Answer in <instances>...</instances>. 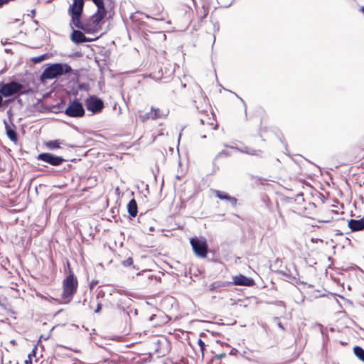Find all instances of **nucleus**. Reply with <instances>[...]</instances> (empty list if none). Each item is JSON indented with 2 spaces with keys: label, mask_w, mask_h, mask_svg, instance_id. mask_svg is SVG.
<instances>
[{
  "label": "nucleus",
  "mask_w": 364,
  "mask_h": 364,
  "mask_svg": "<svg viewBox=\"0 0 364 364\" xmlns=\"http://www.w3.org/2000/svg\"><path fill=\"white\" fill-rule=\"evenodd\" d=\"M83 6L84 0H73V4L70 5L68 14L71 17V24L87 33L99 32L106 11H97L87 22L84 23L80 20Z\"/></svg>",
  "instance_id": "nucleus-1"
},
{
  "label": "nucleus",
  "mask_w": 364,
  "mask_h": 364,
  "mask_svg": "<svg viewBox=\"0 0 364 364\" xmlns=\"http://www.w3.org/2000/svg\"><path fill=\"white\" fill-rule=\"evenodd\" d=\"M72 71L70 65L65 63H54L47 67L41 75V79H53Z\"/></svg>",
  "instance_id": "nucleus-2"
},
{
  "label": "nucleus",
  "mask_w": 364,
  "mask_h": 364,
  "mask_svg": "<svg viewBox=\"0 0 364 364\" xmlns=\"http://www.w3.org/2000/svg\"><path fill=\"white\" fill-rule=\"evenodd\" d=\"M63 287L62 299L63 301L62 303L68 304L77 291V280L73 274H70L63 281Z\"/></svg>",
  "instance_id": "nucleus-3"
},
{
  "label": "nucleus",
  "mask_w": 364,
  "mask_h": 364,
  "mask_svg": "<svg viewBox=\"0 0 364 364\" xmlns=\"http://www.w3.org/2000/svg\"><path fill=\"white\" fill-rule=\"evenodd\" d=\"M190 243L195 255L201 258H205L208 253V245L206 239L203 237H195L190 240Z\"/></svg>",
  "instance_id": "nucleus-4"
},
{
  "label": "nucleus",
  "mask_w": 364,
  "mask_h": 364,
  "mask_svg": "<svg viewBox=\"0 0 364 364\" xmlns=\"http://www.w3.org/2000/svg\"><path fill=\"white\" fill-rule=\"evenodd\" d=\"M23 85L16 82L0 84V94L5 97H10L21 91Z\"/></svg>",
  "instance_id": "nucleus-5"
},
{
  "label": "nucleus",
  "mask_w": 364,
  "mask_h": 364,
  "mask_svg": "<svg viewBox=\"0 0 364 364\" xmlns=\"http://www.w3.org/2000/svg\"><path fill=\"white\" fill-rule=\"evenodd\" d=\"M64 113L70 117H81L85 114V109L80 102L74 101L65 109Z\"/></svg>",
  "instance_id": "nucleus-6"
},
{
  "label": "nucleus",
  "mask_w": 364,
  "mask_h": 364,
  "mask_svg": "<svg viewBox=\"0 0 364 364\" xmlns=\"http://www.w3.org/2000/svg\"><path fill=\"white\" fill-rule=\"evenodd\" d=\"M85 106L87 110L97 113L102 110L104 104L101 100L95 97H90L85 100Z\"/></svg>",
  "instance_id": "nucleus-7"
},
{
  "label": "nucleus",
  "mask_w": 364,
  "mask_h": 364,
  "mask_svg": "<svg viewBox=\"0 0 364 364\" xmlns=\"http://www.w3.org/2000/svg\"><path fill=\"white\" fill-rule=\"evenodd\" d=\"M37 159L55 166L60 165L64 161L62 157L55 156L50 153L40 154L37 156Z\"/></svg>",
  "instance_id": "nucleus-8"
},
{
  "label": "nucleus",
  "mask_w": 364,
  "mask_h": 364,
  "mask_svg": "<svg viewBox=\"0 0 364 364\" xmlns=\"http://www.w3.org/2000/svg\"><path fill=\"white\" fill-rule=\"evenodd\" d=\"M167 115V113L161 112L158 108H151L150 112L141 117L143 122L151 119H156L159 118H164Z\"/></svg>",
  "instance_id": "nucleus-9"
},
{
  "label": "nucleus",
  "mask_w": 364,
  "mask_h": 364,
  "mask_svg": "<svg viewBox=\"0 0 364 364\" xmlns=\"http://www.w3.org/2000/svg\"><path fill=\"white\" fill-rule=\"evenodd\" d=\"M232 279L235 285L250 287L254 284V280L242 274L233 277Z\"/></svg>",
  "instance_id": "nucleus-10"
},
{
  "label": "nucleus",
  "mask_w": 364,
  "mask_h": 364,
  "mask_svg": "<svg viewBox=\"0 0 364 364\" xmlns=\"http://www.w3.org/2000/svg\"><path fill=\"white\" fill-rule=\"evenodd\" d=\"M71 40L75 43H82L85 42H90L92 39L85 37L82 32L80 31L74 30L71 34Z\"/></svg>",
  "instance_id": "nucleus-11"
},
{
  "label": "nucleus",
  "mask_w": 364,
  "mask_h": 364,
  "mask_svg": "<svg viewBox=\"0 0 364 364\" xmlns=\"http://www.w3.org/2000/svg\"><path fill=\"white\" fill-rule=\"evenodd\" d=\"M348 226L353 231H358L364 229V218L360 220H350Z\"/></svg>",
  "instance_id": "nucleus-12"
},
{
  "label": "nucleus",
  "mask_w": 364,
  "mask_h": 364,
  "mask_svg": "<svg viewBox=\"0 0 364 364\" xmlns=\"http://www.w3.org/2000/svg\"><path fill=\"white\" fill-rule=\"evenodd\" d=\"M214 193L216 197L221 200H227L230 201L232 205H235L237 203V200L235 198L230 197L226 193L220 191H215Z\"/></svg>",
  "instance_id": "nucleus-13"
},
{
  "label": "nucleus",
  "mask_w": 364,
  "mask_h": 364,
  "mask_svg": "<svg viewBox=\"0 0 364 364\" xmlns=\"http://www.w3.org/2000/svg\"><path fill=\"white\" fill-rule=\"evenodd\" d=\"M128 213L129 215L134 218L136 216L138 208H137V204L134 199H132L129 201L127 205Z\"/></svg>",
  "instance_id": "nucleus-14"
},
{
  "label": "nucleus",
  "mask_w": 364,
  "mask_h": 364,
  "mask_svg": "<svg viewBox=\"0 0 364 364\" xmlns=\"http://www.w3.org/2000/svg\"><path fill=\"white\" fill-rule=\"evenodd\" d=\"M5 128L6 130L7 136L12 141L16 142L17 141V136L15 130L9 127V124L4 121Z\"/></svg>",
  "instance_id": "nucleus-15"
},
{
  "label": "nucleus",
  "mask_w": 364,
  "mask_h": 364,
  "mask_svg": "<svg viewBox=\"0 0 364 364\" xmlns=\"http://www.w3.org/2000/svg\"><path fill=\"white\" fill-rule=\"evenodd\" d=\"M63 144V142L60 140L57 139V140L49 141L46 143V145L48 149L54 150V149L60 148V144Z\"/></svg>",
  "instance_id": "nucleus-16"
},
{
  "label": "nucleus",
  "mask_w": 364,
  "mask_h": 364,
  "mask_svg": "<svg viewBox=\"0 0 364 364\" xmlns=\"http://www.w3.org/2000/svg\"><path fill=\"white\" fill-rule=\"evenodd\" d=\"M353 351L355 355L364 363V350L360 346H355Z\"/></svg>",
  "instance_id": "nucleus-17"
},
{
  "label": "nucleus",
  "mask_w": 364,
  "mask_h": 364,
  "mask_svg": "<svg viewBox=\"0 0 364 364\" xmlns=\"http://www.w3.org/2000/svg\"><path fill=\"white\" fill-rule=\"evenodd\" d=\"M97 7V11H105L103 0H92Z\"/></svg>",
  "instance_id": "nucleus-18"
},
{
  "label": "nucleus",
  "mask_w": 364,
  "mask_h": 364,
  "mask_svg": "<svg viewBox=\"0 0 364 364\" xmlns=\"http://www.w3.org/2000/svg\"><path fill=\"white\" fill-rule=\"evenodd\" d=\"M48 58L47 54L38 55L32 58V61L35 63H39Z\"/></svg>",
  "instance_id": "nucleus-19"
},
{
  "label": "nucleus",
  "mask_w": 364,
  "mask_h": 364,
  "mask_svg": "<svg viewBox=\"0 0 364 364\" xmlns=\"http://www.w3.org/2000/svg\"><path fill=\"white\" fill-rule=\"evenodd\" d=\"M198 346L200 347V351L202 353V355H203V352H204V350H205V343L201 339H198Z\"/></svg>",
  "instance_id": "nucleus-20"
},
{
  "label": "nucleus",
  "mask_w": 364,
  "mask_h": 364,
  "mask_svg": "<svg viewBox=\"0 0 364 364\" xmlns=\"http://www.w3.org/2000/svg\"><path fill=\"white\" fill-rule=\"evenodd\" d=\"M133 263V260L131 257L127 258L126 260L123 261V265L124 267H128L132 265Z\"/></svg>",
  "instance_id": "nucleus-21"
},
{
  "label": "nucleus",
  "mask_w": 364,
  "mask_h": 364,
  "mask_svg": "<svg viewBox=\"0 0 364 364\" xmlns=\"http://www.w3.org/2000/svg\"><path fill=\"white\" fill-rule=\"evenodd\" d=\"M242 152H245L249 154H255V151L252 150L251 149L245 148V150H242Z\"/></svg>",
  "instance_id": "nucleus-22"
},
{
  "label": "nucleus",
  "mask_w": 364,
  "mask_h": 364,
  "mask_svg": "<svg viewBox=\"0 0 364 364\" xmlns=\"http://www.w3.org/2000/svg\"><path fill=\"white\" fill-rule=\"evenodd\" d=\"M101 309H102V305H101V304L98 303L97 306V308L95 309V313H100V311H101Z\"/></svg>",
  "instance_id": "nucleus-23"
},
{
  "label": "nucleus",
  "mask_w": 364,
  "mask_h": 364,
  "mask_svg": "<svg viewBox=\"0 0 364 364\" xmlns=\"http://www.w3.org/2000/svg\"><path fill=\"white\" fill-rule=\"evenodd\" d=\"M50 333H48V335L46 336H44V335H41L40 338H43L44 340H47L50 338Z\"/></svg>",
  "instance_id": "nucleus-24"
},
{
  "label": "nucleus",
  "mask_w": 364,
  "mask_h": 364,
  "mask_svg": "<svg viewBox=\"0 0 364 364\" xmlns=\"http://www.w3.org/2000/svg\"><path fill=\"white\" fill-rule=\"evenodd\" d=\"M10 0H0V6L4 5V4H6Z\"/></svg>",
  "instance_id": "nucleus-25"
},
{
  "label": "nucleus",
  "mask_w": 364,
  "mask_h": 364,
  "mask_svg": "<svg viewBox=\"0 0 364 364\" xmlns=\"http://www.w3.org/2000/svg\"><path fill=\"white\" fill-rule=\"evenodd\" d=\"M2 102H3V97H2V95L0 94V107L2 105Z\"/></svg>",
  "instance_id": "nucleus-26"
},
{
  "label": "nucleus",
  "mask_w": 364,
  "mask_h": 364,
  "mask_svg": "<svg viewBox=\"0 0 364 364\" xmlns=\"http://www.w3.org/2000/svg\"><path fill=\"white\" fill-rule=\"evenodd\" d=\"M73 364H82V363H81V362L78 361V362H75V363H73Z\"/></svg>",
  "instance_id": "nucleus-27"
},
{
  "label": "nucleus",
  "mask_w": 364,
  "mask_h": 364,
  "mask_svg": "<svg viewBox=\"0 0 364 364\" xmlns=\"http://www.w3.org/2000/svg\"><path fill=\"white\" fill-rule=\"evenodd\" d=\"M150 230H151V231H153V230H154V228H153V227H151V228H150Z\"/></svg>",
  "instance_id": "nucleus-28"
},
{
  "label": "nucleus",
  "mask_w": 364,
  "mask_h": 364,
  "mask_svg": "<svg viewBox=\"0 0 364 364\" xmlns=\"http://www.w3.org/2000/svg\"><path fill=\"white\" fill-rule=\"evenodd\" d=\"M201 137H202L203 139H205V138L206 137V136H205V135H203V136H202Z\"/></svg>",
  "instance_id": "nucleus-29"
},
{
  "label": "nucleus",
  "mask_w": 364,
  "mask_h": 364,
  "mask_svg": "<svg viewBox=\"0 0 364 364\" xmlns=\"http://www.w3.org/2000/svg\"><path fill=\"white\" fill-rule=\"evenodd\" d=\"M362 11L364 13V6L362 8Z\"/></svg>",
  "instance_id": "nucleus-30"
}]
</instances>
